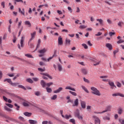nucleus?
<instances>
[{
	"instance_id": "50",
	"label": "nucleus",
	"mask_w": 124,
	"mask_h": 124,
	"mask_svg": "<svg viewBox=\"0 0 124 124\" xmlns=\"http://www.w3.org/2000/svg\"><path fill=\"white\" fill-rule=\"evenodd\" d=\"M1 6H2L3 8H4V7H5V2L4 1L1 2Z\"/></svg>"
},
{
	"instance_id": "38",
	"label": "nucleus",
	"mask_w": 124,
	"mask_h": 124,
	"mask_svg": "<svg viewBox=\"0 0 124 124\" xmlns=\"http://www.w3.org/2000/svg\"><path fill=\"white\" fill-rule=\"evenodd\" d=\"M63 118H64L66 120H68L70 118H71V115H68L67 114H66L65 116H64V117Z\"/></svg>"
},
{
	"instance_id": "31",
	"label": "nucleus",
	"mask_w": 124,
	"mask_h": 124,
	"mask_svg": "<svg viewBox=\"0 0 124 124\" xmlns=\"http://www.w3.org/2000/svg\"><path fill=\"white\" fill-rule=\"evenodd\" d=\"M25 56L27 58H30V59H33V57L32 56V55L30 54H25Z\"/></svg>"
},
{
	"instance_id": "23",
	"label": "nucleus",
	"mask_w": 124,
	"mask_h": 124,
	"mask_svg": "<svg viewBox=\"0 0 124 124\" xmlns=\"http://www.w3.org/2000/svg\"><path fill=\"white\" fill-rule=\"evenodd\" d=\"M25 25L26 26H28V27H31V22L30 21H25Z\"/></svg>"
},
{
	"instance_id": "5",
	"label": "nucleus",
	"mask_w": 124,
	"mask_h": 124,
	"mask_svg": "<svg viewBox=\"0 0 124 124\" xmlns=\"http://www.w3.org/2000/svg\"><path fill=\"white\" fill-rule=\"evenodd\" d=\"M108 84L109 86H110L111 89H112V90H115L117 88V87H116V85H115V84H114L113 82L109 81L108 82Z\"/></svg>"
},
{
	"instance_id": "58",
	"label": "nucleus",
	"mask_w": 124,
	"mask_h": 124,
	"mask_svg": "<svg viewBox=\"0 0 124 124\" xmlns=\"http://www.w3.org/2000/svg\"><path fill=\"white\" fill-rule=\"evenodd\" d=\"M109 35L110 36H113V35H115V32H109Z\"/></svg>"
},
{
	"instance_id": "9",
	"label": "nucleus",
	"mask_w": 124,
	"mask_h": 124,
	"mask_svg": "<svg viewBox=\"0 0 124 124\" xmlns=\"http://www.w3.org/2000/svg\"><path fill=\"white\" fill-rule=\"evenodd\" d=\"M63 90V88L62 87H59L57 90H55L53 93H59L62 92Z\"/></svg>"
},
{
	"instance_id": "15",
	"label": "nucleus",
	"mask_w": 124,
	"mask_h": 124,
	"mask_svg": "<svg viewBox=\"0 0 124 124\" xmlns=\"http://www.w3.org/2000/svg\"><path fill=\"white\" fill-rule=\"evenodd\" d=\"M38 52L40 54H44L45 53H46V52H47V49L44 48L43 49L38 50Z\"/></svg>"
},
{
	"instance_id": "25",
	"label": "nucleus",
	"mask_w": 124,
	"mask_h": 124,
	"mask_svg": "<svg viewBox=\"0 0 124 124\" xmlns=\"http://www.w3.org/2000/svg\"><path fill=\"white\" fill-rule=\"evenodd\" d=\"M41 74H42V75H45V76H46L47 77L49 78V79H53V78H52V77H51L50 75H49V74L46 73H41Z\"/></svg>"
},
{
	"instance_id": "34",
	"label": "nucleus",
	"mask_w": 124,
	"mask_h": 124,
	"mask_svg": "<svg viewBox=\"0 0 124 124\" xmlns=\"http://www.w3.org/2000/svg\"><path fill=\"white\" fill-rule=\"evenodd\" d=\"M46 92L48 93H52V89L51 88L46 87Z\"/></svg>"
},
{
	"instance_id": "4",
	"label": "nucleus",
	"mask_w": 124,
	"mask_h": 124,
	"mask_svg": "<svg viewBox=\"0 0 124 124\" xmlns=\"http://www.w3.org/2000/svg\"><path fill=\"white\" fill-rule=\"evenodd\" d=\"M22 105L24 106V107H29L30 106H32V104L28 101H25L22 103Z\"/></svg>"
},
{
	"instance_id": "64",
	"label": "nucleus",
	"mask_w": 124,
	"mask_h": 124,
	"mask_svg": "<svg viewBox=\"0 0 124 124\" xmlns=\"http://www.w3.org/2000/svg\"><path fill=\"white\" fill-rule=\"evenodd\" d=\"M8 76L9 77H14V73H12V74H8Z\"/></svg>"
},
{
	"instance_id": "51",
	"label": "nucleus",
	"mask_w": 124,
	"mask_h": 124,
	"mask_svg": "<svg viewBox=\"0 0 124 124\" xmlns=\"http://www.w3.org/2000/svg\"><path fill=\"white\" fill-rule=\"evenodd\" d=\"M53 82H49V83H46V85L47 87H48V88H49V87H50L51 85H53Z\"/></svg>"
},
{
	"instance_id": "29",
	"label": "nucleus",
	"mask_w": 124,
	"mask_h": 124,
	"mask_svg": "<svg viewBox=\"0 0 124 124\" xmlns=\"http://www.w3.org/2000/svg\"><path fill=\"white\" fill-rule=\"evenodd\" d=\"M18 88L20 89H23V90H24V91H27V89L25 88V86H23L22 85H17Z\"/></svg>"
},
{
	"instance_id": "22",
	"label": "nucleus",
	"mask_w": 124,
	"mask_h": 124,
	"mask_svg": "<svg viewBox=\"0 0 124 124\" xmlns=\"http://www.w3.org/2000/svg\"><path fill=\"white\" fill-rule=\"evenodd\" d=\"M57 65L59 71H62V65L60 63H58Z\"/></svg>"
},
{
	"instance_id": "44",
	"label": "nucleus",
	"mask_w": 124,
	"mask_h": 124,
	"mask_svg": "<svg viewBox=\"0 0 124 124\" xmlns=\"http://www.w3.org/2000/svg\"><path fill=\"white\" fill-rule=\"evenodd\" d=\"M70 123H72V124H76V123H75V119H71L69 120Z\"/></svg>"
},
{
	"instance_id": "53",
	"label": "nucleus",
	"mask_w": 124,
	"mask_h": 124,
	"mask_svg": "<svg viewBox=\"0 0 124 124\" xmlns=\"http://www.w3.org/2000/svg\"><path fill=\"white\" fill-rule=\"evenodd\" d=\"M104 120H106L107 121H110V117H109V116H105L104 118Z\"/></svg>"
},
{
	"instance_id": "42",
	"label": "nucleus",
	"mask_w": 124,
	"mask_h": 124,
	"mask_svg": "<svg viewBox=\"0 0 124 124\" xmlns=\"http://www.w3.org/2000/svg\"><path fill=\"white\" fill-rule=\"evenodd\" d=\"M65 42H66V44H68L69 45H70V40L67 38H66L65 39Z\"/></svg>"
},
{
	"instance_id": "46",
	"label": "nucleus",
	"mask_w": 124,
	"mask_h": 124,
	"mask_svg": "<svg viewBox=\"0 0 124 124\" xmlns=\"http://www.w3.org/2000/svg\"><path fill=\"white\" fill-rule=\"evenodd\" d=\"M4 109L6 111H8V112H10V111H11V109L7 107L6 106L4 107Z\"/></svg>"
},
{
	"instance_id": "17",
	"label": "nucleus",
	"mask_w": 124,
	"mask_h": 124,
	"mask_svg": "<svg viewBox=\"0 0 124 124\" xmlns=\"http://www.w3.org/2000/svg\"><path fill=\"white\" fill-rule=\"evenodd\" d=\"M18 12H19V13H21V14H22V15H23L24 16H25V9H22V11L21 9L20 8H18Z\"/></svg>"
},
{
	"instance_id": "13",
	"label": "nucleus",
	"mask_w": 124,
	"mask_h": 124,
	"mask_svg": "<svg viewBox=\"0 0 124 124\" xmlns=\"http://www.w3.org/2000/svg\"><path fill=\"white\" fill-rule=\"evenodd\" d=\"M40 84L42 88H45L46 87V83L44 80H42L40 82Z\"/></svg>"
},
{
	"instance_id": "8",
	"label": "nucleus",
	"mask_w": 124,
	"mask_h": 124,
	"mask_svg": "<svg viewBox=\"0 0 124 124\" xmlns=\"http://www.w3.org/2000/svg\"><path fill=\"white\" fill-rule=\"evenodd\" d=\"M111 108H112V106H108L106 108L105 110L102 111V113H106V112H108L109 111H111Z\"/></svg>"
},
{
	"instance_id": "62",
	"label": "nucleus",
	"mask_w": 124,
	"mask_h": 124,
	"mask_svg": "<svg viewBox=\"0 0 124 124\" xmlns=\"http://www.w3.org/2000/svg\"><path fill=\"white\" fill-rule=\"evenodd\" d=\"M54 57H55V54H54L52 57L48 58L47 59V62H49L50 61V60H52V59H53V58H54Z\"/></svg>"
},
{
	"instance_id": "30",
	"label": "nucleus",
	"mask_w": 124,
	"mask_h": 124,
	"mask_svg": "<svg viewBox=\"0 0 124 124\" xmlns=\"http://www.w3.org/2000/svg\"><path fill=\"white\" fill-rule=\"evenodd\" d=\"M123 109L122 108H119L118 109V113L119 114V115H122L123 114Z\"/></svg>"
},
{
	"instance_id": "52",
	"label": "nucleus",
	"mask_w": 124,
	"mask_h": 124,
	"mask_svg": "<svg viewBox=\"0 0 124 124\" xmlns=\"http://www.w3.org/2000/svg\"><path fill=\"white\" fill-rule=\"evenodd\" d=\"M28 45L30 46V48H34V45H33V44H30V43H28Z\"/></svg>"
},
{
	"instance_id": "3",
	"label": "nucleus",
	"mask_w": 124,
	"mask_h": 124,
	"mask_svg": "<svg viewBox=\"0 0 124 124\" xmlns=\"http://www.w3.org/2000/svg\"><path fill=\"white\" fill-rule=\"evenodd\" d=\"M93 119H94V124H101V121H100V119H99V118H98V117L95 116V115H93Z\"/></svg>"
},
{
	"instance_id": "33",
	"label": "nucleus",
	"mask_w": 124,
	"mask_h": 124,
	"mask_svg": "<svg viewBox=\"0 0 124 124\" xmlns=\"http://www.w3.org/2000/svg\"><path fill=\"white\" fill-rule=\"evenodd\" d=\"M11 86H13V87H17L19 85V83L18 82H12Z\"/></svg>"
},
{
	"instance_id": "49",
	"label": "nucleus",
	"mask_w": 124,
	"mask_h": 124,
	"mask_svg": "<svg viewBox=\"0 0 124 124\" xmlns=\"http://www.w3.org/2000/svg\"><path fill=\"white\" fill-rule=\"evenodd\" d=\"M6 105L9 107L10 108H13V105H11V104H6Z\"/></svg>"
},
{
	"instance_id": "24",
	"label": "nucleus",
	"mask_w": 124,
	"mask_h": 124,
	"mask_svg": "<svg viewBox=\"0 0 124 124\" xmlns=\"http://www.w3.org/2000/svg\"><path fill=\"white\" fill-rule=\"evenodd\" d=\"M96 21L97 22H99L100 25H101V26L103 25V20H102V19L100 18V19H96Z\"/></svg>"
},
{
	"instance_id": "59",
	"label": "nucleus",
	"mask_w": 124,
	"mask_h": 124,
	"mask_svg": "<svg viewBox=\"0 0 124 124\" xmlns=\"http://www.w3.org/2000/svg\"><path fill=\"white\" fill-rule=\"evenodd\" d=\"M20 77V74H17V75H16L14 78H13V80H15L16 79H17V77Z\"/></svg>"
},
{
	"instance_id": "19",
	"label": "nucleus",
	"mask_w": 124,
	"mask_h": 124,
	"mask_svg": "<svg viewBox=\"0 0 124 124\" xmlns=\"http://www.w3.org/2000/svg\"><path fill=\"white\" fill-rule=\"evenodd\" d=\"M23 115L26 116V117H31V115H32V113L31 112H25L23 113Z\"/></svg>"
},
{
	"instance_id": "56",
	"label": "nucleus",
	"mask_w": 124,
	"mask_h": 124,
	"mask_svg": "<svg viewBox=\"0 0 124 124\" xmlns=\"http://www.w3.org/2000/svg\"><path fill=\"white\" fill-rule=\"evenodd\" d=\"M21 26H22V21L20 20L18 23V28H21Z\"/></svg>"
},
{
	"instance_id": "21",
	"label": "nucleus",
	"mask_w": 124,
	"mask_h": 124,
	"mask_svg": "<svg viewBox=\"0 0 124 124\" xmlns=\"http://www.w3.org/2000/svg\"><path fill=\"white\" fill-rule=\"evenodd\" d=\"M41 43V40H40V39H39L38 40V44L37 45V46L36 47V49L35 50V51H36V50H37V49L38 48H39V46H40V44Z\"/></svg>"
},
{
	"instance_id": "27",
	"label": "nucleus",
	"mask_w": 124,
	"mask_h": 124,
	"mask_svg": "<svg viewBox=\"0 0 124 124\" xmlns=\"http://www.w3.org/2000/svg\"><path fill=\"white\" fill-rule=\"evenodd\" d=\"M46 29L48 30V31H50V33H51V34H53V33H54V31H51V30H53V28H52L50 27H47Z\"/></svg>"
},
{
	"instance_id": "54",
	"label": "nucleus",
	"mask_w": 124,
	"mask_h": 124,
	"mask_svg": "<svg viewBox=\"0 0 124 124\" xmlns=\"http://www.w3.org/2000/svg\"><path fill=\"white\" fill-rule=\"evenodd\" d=\"M124 40H122V39H120V40L117 41L118 44H120L121 43H124Z\"/></svg>"
},
{
	"instance_id": "20",
	"label": "nucleus",
	"mask_w": 124,
	"mask_h": 124,
	"mask_svg": "<svg viewBox=\"0 0 124 124\" xmlns=\"http://www.w3.org/2000/svg\"><path fill=\"white\" fill-rule=\"evenodd\" d=\"M65 90H70L71 91H73V92H76L75 89L72 88L70 86H67L65 87Z\"/></svg>"
},
{
	"instance_id": "16",
	"label": "nucleus",
	"mask_w": 124,
	"mask_h": 124,
	"mask_svg": "<svg viewBox=\"0 0 124 124\" xmlns=\"http://www.w3.org/2000/svg\"><path fill=\"white\" fill-rule=\"evenodd\" d=\"M107 48H108V50H112L113 49V47L112 46V45L110 43H107L106 45Z\"/></svg>"
},
{
	"instance_id": "35",
	"label": "nucleus",
	"mask_w": 124,
	"mask_h": 124,
	"mask_svg": "<svg viewBox=\"0 0 124 124\" xmlns=\"http://www.w3.org/2000/svg\"><path fill=\"white\" fill-rule=\"evenodd\" d=\"M57 97H58V96H57V95L55 94L53 96V97H51L50 98V99H51V100H56V99H57Z\"/></svg>"
},
{
	"instance_id": "6",
	"label": "nucleus",
	"mask_w": 124,
	"mask_h": 124,
	"mask_svg": "<svg viewBox=\"0 0 124 124\" xmlns=\"http://www.w3.org/2000/svg\"><path fill=\"white\" fill-rule=\"evenodd\" d=\"M112 95V96H121V97H124V94L120 93H113Z\"/></svg>"
},
{
	"instance_id": "41",
	"label": "nucleus",
	"mask_w": 124,
	"mask_h": 124,
	"mask_svg": "<svg viewBox=\"0 0 124 124\" xmlns=\"http://www.w3.org/2000/svg\"><path fill=\"white\" fill-rule=\"evenodd\" d=\"M71 94H72V95H74V96H76L77 95V93L75 92H73L72 91H70L69 92Z\"/></svg>"
},
{
	"instance_id": "57",
	"label": "nucleus",
	"mask_w": 124,
	"mask_h": 124,
	"mask_svg": "<svg viewBox=\"0 0 124 124\" xmlns=\"http://www.w3.org/2000/svg\"><path fill=\"white\" fill-rule=\"evenodd\" d=\"M119 123L121 124H124V119L122 120L121 119H119Z\"/></svg>"
},
{
	"instance_id": "7",
	"label": "nucleus",
	"mask_w": 124,
	"mask_h": 124,
	"mask_svg": "<svg viewBox=\"0 0 124 124\" xmlns=\"http://www.w3.org/2000/svg\"><path fill=\"white\" fill-rule=\"evenodd\" d=\"M63 44V41H62V36H59L58 37V45H62Z\"/></svg>"
},
{
	"instance_id": "14",
	"label": "nucleus",
	"mask_w": 124,
	"mask_h": 124,
	"mask_svg": "<svg viewBox=\"0 0 124 124\" xmlns=\"http://www.w3.org/2000/svg\"><path fill=\"white\" fill-rule=\"evenodd\" d=\"M79 105V99L77 98L75 101H74V103L73 105V106H78Z\"/></svg>"
},
{
	"instance_id": "18",
	"label": "nucleus",
	"mask_w": 124,
	"mask_h": 124,
	"mask_svg": "<svg viewBox=\"0 0 124 124\" xmlns=\"http://www.w3.org/2000/svg\"><path fill=\"white\" fill-rule=\"evenodd\" d=\"M81 72L84 75H87V74H88V70L85 68L82 69Z\"/></svg>"
},
{
	"instance_id": "1",
	"label": "nucleus",
	"mask_w": 124,
	"mask_h": 124,
	"mask_svg": "<svg viewBox=\"0 0 124 124\" xmlns=\"http://www.w3.org/2000/svg\"><path fill=\"white\" fill-rule=\"evenodd\" d=\"M91 90L92 91V93L93 94H95V95H97V96H100L101 95V93H100V92L97 89L94 87H92Z\"/></svg>"
},
{
	"instance_id": "39",
	"label": "nucleus",
	"mask_w": 124,
	"mask_h": 124,
	"mask_svg": "<svg viewBox=\"0 0 124 124\" xmlns=\"http://www.w3.org/2000/svg\"><path fill=\"white\" fill-rule=\"evenodd\" d=\"M87 28V26L86 25H80L79 27L80 30H84V29H86Z\"/></svg>"
},
{
	"instance_id": "60",
	"label": "nucleus",
	"mask_w": 124,
	"mask_h": 124,
	"mask_svg": "<svg viewBox=\"0 0 124 124\" xmlns=\"http://www.w3.org/2000/svg\"><path fill=\"white\" fill-rule=\"evenodd\" d=\"M83 80L84 82H85V83H90V81L89 80V79L85 78H83Z\"/></svg>"
},
{
	"instance_id": "37",
	"label": "nucleus",
	"mask_w": 124,
	"mask_h": 124,
	"mask_svg": "<svg viewBox=\"0 0 124 124\" xmlns=\"http://www.w3.org/2000/svg\"><path fill=\"white\" fill-rule=\"evenodd\" d=\"M117 25L119 27H123V25H124V22L123 21H119Z\"/></svg>"
},
{
	"instance_id": "32",
	"label": "nucleus",
	"mask_w": 124,
	"mask_h": 124,
	"mask_svg": "<svg viewBox=\"0 0 124 124\" xmlns=\"http://www.w3.org/2000/svg\"><path fill=\"white\" fill-rule=\"evenodd\" d=\"M29 122L30 124H37V121L35 120H29Z\"/></svg>"
},
{
	"instance_id": "36",
	"label": "nucleus",
	"mask_w": 124,
	"mask_h": 124,
	"mask_svg": "<svg viewBox=\"0 0 124 124\" xmlns=\"http://www.w3.org/2000/svg\"><path fill=\"white\" fill-rule=\"evenodd\" d=\"M27 82H28V83H30L31 84H32L33 83V81H32V79L31 78H27L26 79Z\"/></svg>"
},
{
	"instance_id": "2",
	"label": "nucleus",
	"mask_w": 124,
	"mask_h": 124,
	"mask_svg": "<svg viewBox=\"0 0 124 124\" xmlns=\"http://www.w3.org/2000/svg\"><path fill=\"white\" fill-rule=\"evenodd\" d=\"M75 116L78 118V120H83V115H80V112L78 109L75 112Z\"/></svg>"
},
{
	"instance_id": "55",
	"label": "nucleus",
	"mask_w": 124,
	"mask_h": 124,
	"mask_svg": "<svg viewBox=\"0 0 124 124\" xmlns=\"http://www.w3.org/2000/svg\"><path fill=\"white\" fill-rule=\"evenodd\" d=\"M82 46L84 47V49H88V46L86 44H82Z\"/></svg>"
},
{
	"instance_id": "11",
	"label": "nucleus",
	"mask_w": 124,
	"mask_h": 124,
	"mask_svg": "<svg viewBox=\"0 0 124 124\" xmlns=\"http://www.w3.org/2000/svg\"><path fill=\"white\" fill-rule=\"evenodd\" d=\"M31 38L30 39V41L31 40H33L34 37H35V35H36V31H34L33 33H31Z\"/></svg>"
},
{
	"instance_id": "48",
	"label": "nucleus",
	"mask_w": 124,
	"mask_h": 124,
	"mask_svg": "<svg viewBox=\"0 0 124 124\" xmlns=\"http://www.w3.org/2000/svg\"><path fill=\"white\" fill-rule=\"evenodd\" d=\"M19 120H20V121H22V122H25V119L24 118V117H22V116H19L18 117Z\"/></svg>"
},
{
	"instance_id": "43",
	"label": "nucleus",
	"mask_w": 124,
	"mask_h": 124,
	"mask_svg": "<svg viewBox=\"0 0 124 124\" xmlns=\"http://www.w3.org/2000/svg\"><path fill=\"white\" fill-rule=\"evenodd\" d=\"M35 95H36V96H39V95H41V93H40V92L39 91H37L35 92Z\"/></svg>"
},
{
	"instance_id": "28",
	"label": "nucleus",
	"mask_w": 124,
	"mask_h": 124,
	"mask_svg": "<svg viewBox=\"0 0 124 124\" xmlns=\"http://www.w3.org/2000/svg\"><path fill=\"white\" fill-rule=\"evenodd\" d=\"M81 88L82 90H83L84 92H85V93H89V90H88V89H87V88H86V87L82 85L81 86Z\"/></svg>"
},
{
	"instance_id": "45",
	"label": "nucleus",
	"mask_w": 124,
	"mask_h": 124,
	"mask_svg": "<svg viewBox=\"0 0 124 124\" xmlns=\"http://www.w3.org/2000/svg\"><path fill=\"white\" fill-rule=\"evenodd\" d=\"M15 106L16 107V110H17V111H19L20 109V106H18L17 104H15Z\"/></svg>"
},
{
	"instance_id": "10",
	"label": "nucleus",
	"mask_w": 124,
	"mask_h": 124,
	"mask_svg": "<svg viewBox=\"0 0 124 124\" xmlns=\"http://www.w3.org/2000/svg\"><path fill=\"white\" fill-rule=\"evenodd\" d=\"M80 105L81 106V108L83 109H86V102L84 101H81Z\"/></svg>"
},
{
	"instance_id": "63",
	"label": "nucleus",
	"mask_w": 124,
	"mask_h": 124,
	"mask_svg": "<svg viewBox=\"0 0 124 124\" xmlns=\"http://www.w3.org/2000/svg\"><path fill=\"white\" fill-rule=\"evenodd\" d=\"M0 117H4V115L3 114V112L1 111H0Z\"/></svg>"
},
{
	"instance_id": "12",
	"label": "nucleus",
	"mask_w": 124,
	"mask_h": 124,
	"mask_svg": "<svg viewBox=\"0 0 124 124\" xmlns=\"http://www.w3.org/2000/svg\"><path fill=\"white\" fill-rule=\"evenodd\" d=\"M24 41H25V39H24V36H22L20 40V46L22 48L24 47Z\"/></svg>"
},
{
	"instance_id": "61",
	"label": "nucleus",
	"mask_w": 124,
	"mask_h": 124,
	"mask_svg": "<svg viewBox=\"0 0 124 124\" xmlns=\"http://www.w3.org/2000/svg\"><path fill=\"white\" fill-rule=\"evenodd\" d=\"M101 34H102V32H98V33L95 34V36H100V35H101Z\"/></svg>"
},
{
	"instance_id": "47",
	"label": "nucleus",
	"mask_w": 124,
	"mask_h": 124,
	"mask_svg": "<svg viewBox=\"0 0 124 124\" xmlns=\"http://www.w3.org/2000/svg\"><path fill=\"white\" fill-rule=\"evenodd\" d=\"M100 78H101V79H107V78H108V76H102L100 77Z\"/></svg>"
},
{
	"instance_id": "40",
	"label": "nucleus",
	"mask_w": 124,
	"mask_h": 124,
	"mask_svg": "<svg viewBox=\"0 0 124 124\" xmlns=\"http://www.w3.org/2000/svg\"><path fill=\"white\" fill-rule=\"evenodd\" d=\"M38 70L39 71H40V72H43L46 70V69H45V68H43V69L41 68H38Z\"/></svg>"
},
{
	"instance_id": "26",
	"label": "nucleus",
	"mask_w": 124,
	"mask_h": 124,
	"mask_svg": "<svg viewBox=\"0 0 124 124\" xmlns=\"http://www.w3.org/2000/svg\"><path fill=\"white\" fill-rule=\"evenodd\" d=\"M4 82H7L9 83V84H10L11 85L12 83V81L11 80V79L10 78H6L4 80Z\"/></svg>"
}]
</instances>
